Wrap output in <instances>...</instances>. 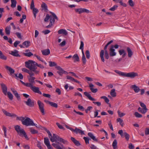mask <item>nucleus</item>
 Masks as SVG:
<instances>
[{
  "instance_id": "8",
  "label": "nucleus",
  "mask_w": 149,
  "mask_h": 149,
  "mask_svg": "<svg viewBox=\"0 0 149 149\" xmlns=\"http://www.w3.org/2000/svg\"><path fill=\"white\" fill-rule=\"evenodd\" d=\"M60 137L57 134H53V136L52 137H49L50 141L52 142L59 141Z\"/></svg>"
},
{
  "instance_id": "55",
  "label": "nucleus",
  "mask_w": 149,
  "mask_h": 149,
  "mask_svg": "<svg viewBox=\"0 0 149 149\" xmlns=\"http://www.w3.org/2000/svg\"><path fill=\"white\" fill-rule=\"evenodd\" d=\"M86 56L87 59H89L90 57V54L88 50H86L85 52Z\"/></svg>"
},
{
  "instance_id": "35",
  "label": "nucleus",
  "mask_w": 149,
  "mask_h": 149,
  "mask_svg": "<svg viewBox=\"0 0 149 149\" xmlns=\"http://www.w3.org/2000/svg\"><path fill=\"white\" fill-rule=\"evenodd\" d=\"M0 58L5 60H6L7 59V57L3 54L2 52L0 50Z\"/></svg>"
},
{
  "instance_id": "7",
  "label": "nucleus",
  "mask_w": 149,
  "mask_h": 149,
  "mask_svg": "<svg viewBox=\"0 0 149 149\" xmlns=\"http://www.w3.org/2000/svg\"><path fill=\"white\" fill-rule=\"evenodd\" d=\"M74 10L76 12L78 13L79 14L83 13H89L90 12L89 10L84 8H75Z\"/></svg>"
},
{
  "instance_id": "2",
  "label": "nucleus",
  "mask_w": 149,
  "mask_h": 149,
  "mask_svg": "<svg viewBox=\"0 0 149 149\" xmlns=\"http://www.w3.org/2000/svg\"><path fill=\"white\" fill-rule=\"evenodd\" d=\"M113 41L111 40L109 42L105 45L103 50H102L100 52V56L101 60V61L103 62H104L105 61L104 59V57L106 59H108L109 57V54L108 52L107 49V47L111 43L113 42Z\"/></svg>"
},
{
  "instance_id": "60",
  "label": "nucleus",
  "mask_w": 149,
  "mask_h": 149,
  "mask_svg": "<svg viewBox=\"0 0 149 149\" xmlns=\"http://www.w3.org/2000/svg\"><path fill=\"white\" fill-rule=\"evenodd\" d=\"M84 46V43L83 41H81V44L79 47V49L81 50V51L83 50V48Z\"/></svg>"
},
{
  "instance_id": "30",
  "label": "nucleus",
  "mask_w": 149,
  "mask_h": 149,
  "mask_svg": "<svg viewBox=\"0 0 149 149\" xmlns=\"http://www.w3.org/2000/svg\"><path fill=\"white\" fill-rule=\"evenodd\" d=\"M42 53L44 55H47L50 54V51L49 49H45L42 51Z\"/></svg>"
},
{
  "instance_id": "34",
  "label": "nucleus",
  "mask_w": 149,
  "mask_h": 149,
  "mask_svg": "<svg viewBox=\"0 0 149 149\" xmlns=\"http://www.w3.org/2000/svg\"><path fill=\"white\" fill-rule=\"evenodd\" d=\"M11 7L12 8H15L16 6L17 2L16 0H11Z\"/></svg>"
},
{
  "instance_id": "52",
  "label": "nucleus",
  "mask_w": 149,
  "mask_h": 149,
  "mask_svg": "<svg viewBox=\"0 0 149 149\" xmlns=\"http://www.w3.org/2000/svg\"><path fill=\"white\" fill-rule=\"evenodd\" d=\"M31 132L33 134H35L38 133V131L33 129L31 128L30 130Z\"/></svg>"
},
{
  "instance_id": "64",
  "label": "nucleus",
  "mask_w": 149,
  "mask_h": 149,
  "mask_svg": "<svg viewBox=\"0 0 149 149\" xmlns=\"http://www.w3.org/2000/svg\"><path fill=\"white\" fill-rule=\"evenodd\" d=\"M145 132L146 135H149V129L147 127L146 128Z\"/></svg>"
},
{
  "instance_id": "51",
  "label": "nucleus",
  "mask_w": 149,
  "mask_h": 149,
  "mask_svg": "<svg viewBox=\"0 0 149 149\" xmlns=\"http://www.w3.org/2000/svg\"><path fill=\"white\" fill-rule=\"evenodd\" d=\"M13 94L18 100H20V96L19 95V94L17 92H16V93H15Z\"/></svg>"
},
{
  "instance_id": "42",
  "label": "nucleus",
  "mask_w": 149,
  "mask_h": 149,
  "mask_svg": "<svg viewBox=\"0 0 149 149\" xmlns=\"http://www.w3.org/2000/svg\"><path fill=\"white\" fill-rule=\"evenodd\" d=\"M7 94L9 99L10 100H12L13 99V96L12 93L8 91L7 93Z\"/></svg>"
},
{
  "instance_id": "48",
  "label": "nucleus",
  "mask_w": 149,
  "mask_h": 149,
  "mask_svg": "<svg viewBox=\"0 0 149 149\" xmlns=\"http://www.w3.org/2000/svg\"><path fill=\"white\" fill-rule=\"evenodd\" d=\"M16 117V120H19L22 121H22L24 120V117H18L17 116Z\"/></svg>"
},
{
  "instance_id": "18",
  "label": "nucleus",
  "mask_w": 149,
  "mask_h": 149,
  "mask_svg": "<svg viewBox=\"0 0 149 149\" xmlns=\"http://www.w3.org/2000/svg\"><path fill=\"white\" fill-rule=\"evenodd\" d=\"M71 140L76 146H79L81 145L79 141L76 139L74 138L71 137Z\"/></svg>"
},
{
  "instance_id": "26",
  "label": "nucleus",
  "mask_w": 149,
  "mask_h": 149,
  "mask_svg": "<svg viewBox=\"0 0 149 149\" xmlns=\"http://www.w3.org/2000/svg\"><path fill=\"white\" fill-rule=\"evenodd\" d=\"M148 110V109H145L144 108H142L139 107L138 108V111L140 113L143 114L145 113Z\"/></svg>"
},
{
  "instance_id": "10",
  "label": "nucleus",
  "mask_w": 149,
  "mask_h": 149,
  "mask_svg": "<svg viewBox=\"0 0 149 149\" xmlns=\"http://www.w3.org/2000/svg\"><path fill=\"white\" fill-rule=\"evenodd\" d=\"M24 103L27 105L31 107H34L35 104L34 101L30 98H28L27 101L24 102Z\"/></svg>"
},
{
  "instance_id": "37",
  "label": "nucleus",
  "mask_w": 149,
  "mask_h": 149,
  "mask_svg": "<svg viewBox=\"0 0 149 149\" xmlns=\"http://www.w3.org/2000/svg\"><path fill=\"white\" fill-rule=\"evenodd\" d=\"M44 142L45 144L47 146L50 144V142L47 137H45L44 138Z\"/></svg>"
},
{
  "instance_id": "49",
  "label": "nucleus",
  "mask_w": 149,
  "mask_h": 149,
  "mask_svg": "<svg viewBox=\"0 0 149 149\" xmlns=\"http://www.w3.org/2000/svg\"><path fill=\"white\" fill-rule=\"evenodd\" d=\"M24 54L26 56L30 57L33 55V54L31 52H29L28 53H24Z\"/></svg>"
},
{
  "instance_id": "23",
  "label": "nucleus",
  "mask_w": 149,
  "mask_h": 149,
  "mask_svg": "<svg viewBox=\"0 0 149 149\" xmlns=\"http://www.w3.org/2000/svg\"><path fill=\"white\" fill-rule=\"evenodd\" d=\"M94 86V85L92 84H89V87L90 88V90L92 93H95L97 92L98 90L97 88H93V87Z\"/></svg>"
},
{
  "instance_id": "57",
  "label": "nucleus",
  "mask_w": 149,
  "mask_h": 149,
  "mask_svg": "<svg viewBox=\"0 0 149 149\" xmlns=\"http://www.w3.org/2000/svg\"><path fill=\"white\" fill-rule=\"evenodd\" d=\"M34 8H35L34 4V2L33 0H32L31 3V4L30 6V9L31 10H32Z\"/></svg>"
},
{
  "instance_id": "41",
  "label": "nucleus",
  "mask_w": 149,
  "mask_h": 149,
  "mask_svg": "<svg viewBox=\"0 0 149 149\" xmlns=\"http://www.w3.org/2000/svg\"><path fill=\"white\" fill-rule=\"evenodd\" d=\"M15 129L17 133L19 131H20L21 130H22L23 129L22 128L19 126L18 125H17L15 127Z\"/></svg>"
},
{
  "instance_id": "27",
  "label": "nucleus",
  "mask_w": 149,
  "mask_h": 149,
  "mask_svg": "<svg viewBox=\"0 0 149 149\" xmlns=\"http://www.w3.org/2000/svg\"><path fill=\"white\" fill-rule=\"evenodd\" d=\"M5 68L7 70L9 71L10 75L14 73L15 70L10 67L6 66Z\"/></svg>"
},
{
  "instance_id": "6",
  "label": "nucleus",
  "mask_w": 149,
  "mask_h": 149,
  "mask_svg": "<svg viewBox=\"0 0 149 149\" xmlns=\"http://www.w3.org/2000/svg\"><path fill=\"white\" fill-rule=\"evenodd\" d=\"M37 103L40 112L42 113L43 115H44L45 114L44 104L39 100L38 101Z\"/></svg>"
},
{
  "instance_id": "56",
  "label": "nucleus",
  "mask_w": 149,
  "mask_h": 149,
  "mask_svg": "<svg viewBox=\"0 0 149 149\" xmlns=\"http://www.w3.org/2000/svg\"><path fill=\"white\" fill-rule=\"evenodd\" d=\"M24 85L26 86L30 87L31 89L32 87L33 86L32 85H31L29 82L25 83V84Z\"/></svg>"
},
{
  "instance_id": "28",
  "label": "nucleus",
  "mask_w": 149,
  "mask_h": 149,
  "mask_svg": "<svg viewBox=\"0 0 149 149\" xmlns=\"http://www.w3.org/2000/svg\"><path fill=\"white\" fill-rule=\"evenodd\" d=\"M132 87L136 93H138L140 90L139 87L135 85H132Z\"/></svg>"
},
{
  "instance_id": "44",
  "label": "nucleus",
  "mask_w": 149,
  "mask_h": 149,
  "mask_svg": "<svg viewBox=\"0 0 149 149\" xmlns=\"http://www.w3.org/2000/svg\"><path fill=\"white\" fill-rule=\"evenodd\" d=\"M124 134L126 140L127 141L129 140L130 137L129 134H127L126 132H124Z\"/></svg>"
},
{
  "instance_id": "32",
  "label": "nucleus",
  "mask_w": 149,
  "mask_h": 149,
  "mask_svg": "<svg viewBox=\"0 0 149 149\" xmlns=\"http://www.w3.org/2000/svg\"><path fill=\"white\" fill-rule=\"evenodd\" d=\"M75 133L76 134L79 133L81 134V135L84 134V131L81 130L80 129H78L77 127L76 128V131Z\"/></svg>"
},
{
  "instance_id": "9",
  "label": "nucleus",
  "mask_w": 149,
  "mask_h": 149,
  "mask_svg": "<svg viewBox=\"0 0 149 149\" xmlns=\"http://www.w3.org/2000/svg\"><path fill=\"white\" fill-rule=\"evenodd\" d=\"M50 13L52 14L50 19V22H51L52 23L54 24L55 21V19L58 20V18L54 13L51 12H50Z\"/></svg>"
},
{
  "instance_id": "46",
  "label": "nucleus",
  "mask_w": 149,
  "mask_h": 149,
  "mask_svg": "<svg viewBox=\"0 0 149 149\" xmlns=\"http://www.w3.org/2000/svg\"><path fill=\"white\" fill-rule=\"evenodd\" d=\"M52 145L55 148L57 149H60V148H61V147H60V146L58 144H56L55 143H53L52 144Z\"/></svg>"
},
{
  "instance_id": "50",
  "label": "nucleus",
  "mask_w": 149,
  "mask_h": 149,
  "mask_svg": "<svg viewBox=\"0 0 149 149\" xmlns=\"http://www.w3.org/2000/svg\"><path fill=\"white\" fill-rule=\"evenodd\" d=\"M50 17L51 15H49L48 14H47L44 19V21L46 22H48L49 19H50Z\"/></svg>"
},
{
  "instance_id": "45",
  "label": "nucleus",
  "mask_w": 149,
  "mask_h": 149,
  "mask_svg": "<svg viewBox=\"0 0 149 149\" xmlns=\"http://www.w3.org/2000/svg\"><path fill=\"white\" fill-rule=\"evenodd\" d=\"M134 116L136 118H141L142 117V115L139 113L137 112H135L134 114Z\"/></svg>"
},
{
  "instance_id": "39",
  "label": "nucleus",
  "mask_w": 149,
  "mask_h": 149,
  "mask_svg": "<svg viewBox=\"0 0 149 149\" xmlns=\"http://www.w3.org/2000/svg\"><path fill=\"white\" fill-rule=\"evenodd\" d=\"M58 141L64 144H67L68 143V141L67 140L63 139L61 137H60Z\"/></svg>"
},
{
  "instance_id": "21",
  "label": "nucleus",
  "mask_w": 149,
  "mask_h": 149,
  "mask_svg": "<svg viewBox=\"0 0 149 149\" xmlns=\"http://www.w3.org/2000/svg\"><path fill=\"white\" fill-rule=\"evenodd\" d=\"M84 95L87 97L89 100L93 101H95L96 100L95 99L93 98L91 95L90 94L87 92H85L84 93Z\"/></svg>"
},
{
  "instance_id": "63",
  "label": "nucleus",
  "mask_w": 149,
  "mask_h": 149,
  "mask_svg": "<svg viewBox=\"0 0 149 149\" xmlns=\"http://www.w3.org/2000/svg\"><path fill=\"white\" fill-rule=\"evenodd\" d=\"M120 55H121L123 54H124L125 53V50L123 49H121L120 50L118 51Z\"/></svg>"
},
{
  "instance_id": "25",
  "label": "nucleus",
  "mask_w": 149,
  "mask_h": 149,
  "mask_svg": "<svg viewBox=\"0 0 149 149\" xmlns=\"http://www.w3.org/2000/svg\"><path fill=\"white\" fill-rule=\"evenodd\" d=\"M72 58L74 59V62L75 63L79 61V57L77 54H75L73 56Z\"/></svg>"
},
{
  "instance_id": "54",
  "label": "nucleus",
  "mask_w": 149,
  "mask_h": 149,
  "mask_svg": "<svg viewBox=\"0 0 149 149\" xmlns=\"http://www.w3.org/2000/svg\"><path fill=\"white\" fill-rule=\"evenodd\" d=\"M49 65L50 67H53L54 66H56V63L54 62H52L49 61Z\"/></svg>"
},
{
  "instance_id": "19",
  "label": "nucleus",
  "mask_w": 149,
  "mask_h": 149,
  "mask_svg": "<svg viewBox=\"0 0 149 149\" xmlns=\"http://www.w3.org/2000/svg\"><path fill=\"white\" fill-rule=\"evenodd\" d=\"M18 51L16 50L11 51L9 54L12 55L16 57H20V56L18 54Z\"/></svg>"
},
{
  "instance_id": "59",
  "label": "nucleus",
  "mask_w": 149,
  "mask_h": 149,
  "mask_svg": "<svg viewBox=\"0 0 149 149\" xmlns=\"http://www.w3.org/2000/svg\"><path fill=\"white\" fill-rule=\"evenodd\" d=\"M83 139L85 141V142L86 144H89V139L87 137H84L83 138Z\"/></svg>"
},
{
  "instance_id": "16",
  "label": "nucleus",
  "mask_w": 149,
  "mask_h": 149,
  "mask_svg": "<svg viewBox=\"0 0 149 149\" xmlns=\"http://www.w3.org/2000/svg\"><path fill=\"white\" fill-rule=\"evenodd\" d=\"M22 70L25 72H26L29 74V75H35V73L31 70H29L25 68H23L22 69Z\"/></svg>"
},
{
  "instance_id": "5",
  "label": "nucleus",
  "mask_w": 149,
  "mask_h": 149,
  "mask_svg": "<svg viewBox=\"0 0 149 149\" xmlns=\"http://www.w3.org/2000/svg\"><path fill=\"white\" fill-rule=\"evenodd\" d=\"M56 68L58 70L57 72V73L61 76H62L63 73L66 74H68L66 71H65L59 66H56Z\"/></svg>"
},
{
  "instance_id": "33",
  "label": "nucleus",
  "mask_w": 149,
  "mask_h": 149,
  "mask_svg": "<svg viewBox=\"0 0 149 149\" xmlns=\"http://www.w3.org/2000/svg\"><path fill=\"white\" fill-rule=\"evenodd\" d=\"M117 142L116 139H114L112 143V146L113 149H117Z\"/></svg>"
},
{
  "instance_id": "20",
  "label": "nucleus",
  "mask_w": 149,
  "mask_h": 149,
  "mask_svg": "<svg viewBox=\"0 0 149 149\" xmlns=\"http://www.w3.org/2000/svg\"><path fill=\"white\" fill-rule=\"evenodd\" d=\"M88 135L90 137L91 139L95 142H98L97 138H96L93 134L91 132H89L88 134Z\"/></svg>"
},
{
  "instance_id": "53",
  "label": "nucleus",
  "mask_w": 149,
  "mask_h": 149,
  "mask_svg": "<svg viewBox=\"0 0 149 149\" xmlns=\"http://www.w3.org/2000/svg\"><path fill=\"white\" fill-rule=\"evenodd\" d=\"M41 7L43 8L45 10H47V5L44 3H43L41 5Z\"/></svg>"
},
{
  "instance_id": "15",
  "label": "nucleus",
  "mask_w": 149,
  "mask_h": 149,
  "mask_svg": "<svg viewBox=\"0 0 149 149\" xmlns=\"http://www.w3.org/2000/svg\"><path fill=\"white\" fill-rule=\"evenodd\" d=\"M2 111L4 114L7 116L11 117H16L17 116V115L16 114L14 113L11 114L9 112H8L4 109H2Z\"/></svg>"
},
{
  "instance_id": "61",
  "label": "nucleus",
  "mask_w": 149,
  "mask_h": 149,
  "mask_svg": "<svg viewBox=\"0 0 149 149\" xmlns=\"http://www.w3.org/2000/svg\"><path fill=\"white\" fill-rule=\"evenodd\" d=\"M41 143L40 141H38L37 144V146L40 149H43L41 146Z\"/></svg>"
},
{
  "instance_id": "43",
  "label": "nucleus",
  "mask_w": 149,
  "mask_h": 149,
  "mask_svg": "<svg viewBox=\"0 0 149 149\" xmlns=\"http://www.w3.org/2000/svg\"><path fill=\"white\" fill-rule=\"evenodd\" d=\"M117 120L118 122H119L120 125L122 127H123L124 125V123L123 120L120 118H119L117 119Z\"/></svg>"
},
{
  "instance_id": "12",
  "label": "nucleus",
  "mask_w": 149,
  "mask_h": 149,
  "mask_svg": "<svg viewBox=\"0 0 149 149\" xmlns=\"http://www.w3.org/2000/svg\"><path fill=\"white\" fill-rule=\"evenodd\" d=\"M34 75H30L29 76H28V78L29 81V83L33 86L35 84V82L34 81V80L36 79V78L33 77V76Z\"/></svg>"
},
{
  "instance_id": "36",
  "label": "nucleus",
  "mask_w": 149,
  "mask_h": 149,
  "mask_svg": "<svg viewBox=\"0 0 149 149\" xmlns=\"http://www.w3.org/2000/svg\"><path fill=\"white\" fill-rule=\"evenodd\" d=\"M32 10H33V13L34 15V17L35 18H36V14L39 12L37 8H34Z\"/></svg>"
},
{
  "instance_id": "11",
  "label": "nucleus",
  "mask_w": 149,
  "mask_h": 149,
  "mask_svg": "<svg viewBox=\"0 0 149 149\" xmlns=\"http://www.w3.org/2000/svg\"><path fill=\"white\" fill-rule=\"evenodd\" d=\"M17 133L20 136H23L27 140L29 139L26 133L23 129L21 130H20V131H19Z\"/></svg>"
},
{
  "instance_id": "17",
  "label": "nucleus",
  "mask_w": 149,
  "mask_h": 149,
  "mask_svg": "<svg viewBox=\"0 0 149 149\" xmlns=\"http://www.w3.org/2000/svg\"><path fill=\"white\" fill-rule=\"evenodd\" d=\"M31 90L34 92L41 94L42 93L39 90V88L38 87H36L35 86H33Z\"/></svg>"
},
{
  "instance_id": "62",
  "label": "nucleus",
  "mask_w": 149,
  "mask_h": 149,
  "mask_svg": "<svg viewBox=\"0 0 149 149\" xmlns=\"http://www.w3.org/2000/svg\"><path fill=\"white\" fill-rule=\"evenodd\" d=\"M118 113L119 116L120 117H123L125 115V113H121L119 111H118Z\"/></svg>"
},
{
  "instance_id": "3",
  "label": "nucleus",
  "mask_w": 149,
  "mask_h": 149,
  "mask_svg": "<svg viewBox=\"0 0 149 149\" xmlns=\"http://www.w3.org/2000/svg\"><path fill=\"white\" fill-rule=\"evenodd\" d=\"M114 71L120 76L127 77H130L131 78H133L136 77L138 76V74L136 72H133L126 73L121 72L118 70H115Z\"/></svg>"
},
{
  "instance_id": "14",
  "label": "nucleus",
  "mask_w": 149,
  "mask_h": 149,
  "mask_svg": "<svg viewBox=\"0 0 149 149\" xmlns=\"http://www.w3.org/2000/svg\"><path fill=\"white\" fill-rule=\"evenodd\" d=\"M1 87L2 92L5 95H6L7 94V87L6 85L3 83L1 84Z\"/></svg>"
},
{
  "instance_id": "31",
  "label": "nucleus",
  "mask_w": 149,
  "mask_h": 149,
  "mask_svg": "<svg viewBox=\"0 0 149 149\" xmlns=\"http://www.w3.org/2000/svg\"><path fill=\"white\" fill-rule=\"evenodd\" d=\"M30 42L29 41H25L23 43V45L26 47L27 48L30 46Z\"/></svg>"
},
{
  "instance_id": "4",
  "label": "nucleus",
  "mask_w": 149,
  "mask_h": 149,
  "mask_svg": "<svg viewBox=\"0 0 149 149\" xmlns=\"http://www.w3.org/2000/svg\"><path fill=\"white\" fill-rule=\"evenodd\" d=\"M22 124L26 126H36L33 120L29 117H26V119L24 118V119L22 121Z\"/></svg>"
},
{
  "instance_id": "40",
  "label": "nucleus",
  "mask_w": 149,
  "mask_h": 149,
  "mask_svg": "<svg viewBox=\"0 0 149 149\" xmlns=\"http://www.w3.org/2000/svg\"><path fill=\"white\" fill-rule=\"evenodd\" d=\"M115 91V89H113L111 90L110 92L111 95L113 97H114L116 96V93Z\"/></svg>"
},
{
  "instance_id": "1",
  "label": "nucleus",
  "mask_w": 149,
  "mask_h": 149,
  "mask_svg": "<svg viewBox=\"0 0 149 149\" xmlns=\"http://www.w3.org/2000/svg\"><path fill=\"white\" fill-rule=\"evenodd\" d=\"M25 67L31 70L35 73V74L37 75L39 74L40 70L37 69V67H38L42 69L44 68V67L41 64H38L35 61L29 60L25 63Z\"/></svg>"
},
{
  "instance_id": "47",
  "label": "nucleus",
  "mask_w": 149,
  "mask_h": 149,
  "mask_svg": "<svg viewBox=\"0 0 149 149\" xmlns=\"http://www.w3.org/2000/svg\"><path fill=\"white\" fill-rule=\"evenodd\" d=\"M49 104L52 107L55 108H57L58 107V105L56 103L51 102H49Z\"/></svg>"
},
{
  "instance_id": "22",
  "label": "nucleus",
  "mask_w": 149,
  "mask_h": 149,
  "mask_svg": "<svg viewBox=\"0 0 149 149\" xmlns=\"http://www.w3.org/2000/svg\"><path fill=\"white\" fill-rule=\"evenodd\" d=\"M126 49L128 53V57L129 58H131L133 54V52L130 48L129 47H127Z\"/></svg>"
},
{
  "instance_id": "13",
  "label": "nucleus",
  "mask_w": 149,
  "mask_h": 149,
  "mask_svg": "<svg viewBox=\"0 0 149 149\" xmlns=\"http://www.w3.org/2000/svg\"><path fill=\"white\" fill-rule=\"evenodd\" d=\"M109 54L111 57H113L115 56L116 55V53L115 52V49L113 47H110L109 49Z\"/></svg>"
},
{
  "instance_id": "58",
  "label": "nucleus",
  "mask_w": 149,
  "mask_h": 149,
  "mask_svg": "<svg viewBox=\"0 0 149 149\" xmlns=\"http://www.w3.org/2000/svg\"><path fill=\"white\" fill-rule=\"evenodd\" d=\"M118 7L117 5H114L113 7L109 9V10L111 11H114Z\"/></svg>"
},
{
  "instance_id": "24",
  "label": "nucleus",
  "mask_w": 149,
  "mask_h": 149,
  "mask_svg": "<svg viewBox=\"0 0 149 149\" xmlns=\"http://www.w3.org/2000/svg\"><path fill=\"white\" fill-rule=\"evenodd\" d=\"M58 33L59 34H63L65 36L67 35L68 33L67 31L64 29H60L58 31Z\"/></svg>"
},
{
  "instance_id": "29",
  "label": "nucleus",
  "mask_w": 149,
  "mask_h": 149,
  "mask_svg": "<svg viewBox=\"0 0 149 149\" xmlns=\"http://www.w3.org/2000/svg\"><path fill=\"white\" fill-rule=\"evenodd\" d=\"M11 27L10 26H7L5 28V32L7 35H9L10 32Z\"/></svg>"
},
{
  "instance_id": "38",
  "label": "nucleus",
  "mask_w": 149,
  "mask_h": 149,
  "mask_svg": "<svg viewBox=\"0 0 149 149\" xmlns=\"http://www.w3.org/2000/svg\"><path fill=\"white\" fill-rule=\"evenodd\" d=\"M82 60L83 63L84 64H85L86 63V60L83 50H82Z\"/></svg>"
}]
</instances>
